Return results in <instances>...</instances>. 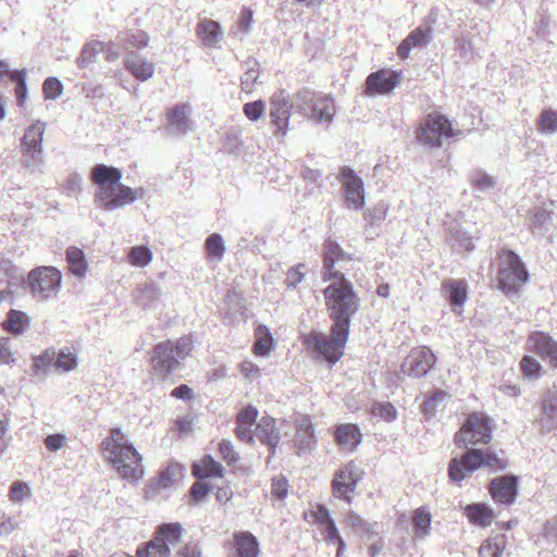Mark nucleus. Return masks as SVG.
<instances>
[{"instance_id": "nucleus-1", "label": "nucleus", "mask_w": 557, "mask_h": 557, "mask_svg": "<svg viewBox=\"0 0 557 557\" xmlns=\"http://www.w3.org/2000/svg\"><path fill=\"white\" fill-rule=\"evenodd\" d=\"M324 289L326 308L333 321L331 335L320 332L310 333L307 345L320 354L326 361L334 364L343 356L351 318L359 310V298L354 292L351 282L341 276Z\"/></svg>"}, {"instance_id": "nucleus-2", "label": "nucleus", "mask_w": 557, "mask_h": 557, "mask_svg": "<svg viewBox=\"0 0 557 557\" xmlns=\"http://www.w3.org/2000/svg\"><path fill=\"white\" fill-rule=\"evenodd\" d=\"M101 446L106 460L122 479L137 481L144 476L141 456L121 429H112Z\"/></svg>"}, {"instance_id": "nucleus-3", "label": "nucleus", "mask_w": 557, "mask_h": 557, "mask_svg": "<svg viewBox=\"0 0 557 557\" xmlns=\"http://www.w3.org/2000/svg\"><path fill=\"white\" fill-rule=\"evenodd\" d=\"M498 287L506 294H516L529 280V273L521 258L511 250L499 256Z\"/></svg>"}, {"instance_id": "nucleus-4", "label": "nucleus", "mask_w": 557, "mask_h": 557, "mask_svg": "<svg viewBox=\"0 0 557 557\" xmlns=\"http://www.w3.org/2000/svg\"><path fill=\"white\" fill-rule=\"evenodd\" d=\"M62 275L54 267H38L27 276V286L34 298L46 301L57 296L61 289Z\"/></svg>"}, {"instance_id": "nucleus-5", "label": "nucleus", "mask_w": 557, "mask_h": 557, "mask_svg": "<svg viewBox=\"0 0 557 557\" xmlns=\"http://www.w3.org/2000/svg\"><path fill=\"white\" fill-rule=\"evenodd\" d=\"M296 106L304 115L319 122H330L336 112L332 97L315 96L309 89H301L297 92Z\"/></svg>"}, {"instance_id": "nucleus-6", "label": "nucleus", "mask_w": 557, "mask_h": 557, "mask_svg": "<svg viewBox=\"0 0 557 557\" xmlns=\"http://www.w3.org/2000/svg\"><path fill=\"white\" fill-rule=\"evenodd\" d=\"M95 194V202L106 211H114L127 205H132L137 198L144 197V189H133L123 184L98 186Z\"/></svg>"}, {"instance_id": "nucleus-7", "label": "nucleus", "mask_w": 557, "mask_h": 557, "mask_svg": "<svg viewBox=\"0 0 557 557\" xmlns=\"http://www.w3.org/2000/svg\"><path fill=\"white\" fill-rule=\"evenodd\" d=\"M492 440L490 419L479 412L471 413L455 435V443L459 448L469 445L487 444Z\"/></svg>"}, {"instance_id": "nucleus-8", "label": "nucleus", "mask_w": 557, "mask_h": 557, "mask_svg": "<svg viewBox=\"0 0 557 557\" xmlns=\"http://www.w3.org/2000/svg\"><path fill=\"white\" fill-rule=\"evenodd\" d=\"M363 470L354 461L347 462L341 467L332 480V493L334 497L344 499L350 504L358 483L363 479Z\"/></svg>"}, {"instance_id": "nucleus-9", "label": "nucleus", "mask_w": 557, "mask_h": 557, "mask_svg": "<svg viewBox=\"0 0 557 557\" xmlns=\"http://www.w3.org/2000/svg\"><path fill=\"white\" fill-rule=\"evenodd\" d=\"M458 134L454 132L447 117L441 114H430L426 122L420 127L418 139L430 147H441L444 139Z\"/></svg>"}, {"instance_id": "nucleus-10", "label": "nucleus", "mask_w": 557, "mask_h": 557, "mask_svg": "<svg viewBox=\"0 0 557 557\" xmlns=\"http://www.w3.org/2000/svg\"><path fill=\"white\" fill-rule=\"evenodd\" d=\"M293 103L287 91L281 89L270 98V117L276 127V136H285L288 132V124L292 114Z\"/></svg>"}, {"instance_id": "nucleus-11", "label": "nucleus", "mask_w": 557, "mask_h": 557, "mask_svg": "<svg viewBox=\"0 0 557 557\" xmlns=\"http://www.w3.org/2000/svg\"><path fill=\"white\" fill-rule=\"evenodd\" d=\"M436 357L433 351L425 346L414 348L404 359L400 370L404 374L411 377H422L435 366Z\"/></svg>"}, {"instance_id": "nucleus-12", "label": "nucleus", "mask_w": 557, "mask_h": 557, "mask_svg": "<svg viewBox=\"0 0 557 557\" xmlns=\"http://www.w3.org/2000/svg\"><path fill=\"white\" fill-rule=\"evenodd\" d=\"M481 467H484V451L469 448L460 459L453 458L449 461L448 476L453 482L459 484L468 474Z\"/></svg>"}, {"instance_id": "nucleus-13", "label": "nucleus", "mask_w": 557, "mask_h": 557, "mask_svg": "<svg viewBox=\"0 0 557 557\" xmlns=\"http://www.w3.org/2000/svg\"><path fill=\"white\" fill-rule=\"evenodd\" d=\"M341 182L343 183L347 207L354 210H361L366 203L362 178L352 169L344 166L341 172Z\"/></svg>"}, {"instance_id": "nucleus-14", "label": "nucleus", "mask_w": 557, "mask_h": 557, "mask_svg": "<svg viewBox=\"0 0 557 557\" xmlns=\"http://www.w3.org/2000/svg\"><path fill=\"white\" fill-rule=\"evenodd\" d=\"M324 260H323V269H322V277L324 281H331L333 278H337L344 276V274L339 270H335V264L350 260L348 253L344 251V249L332 238H329L324 242Z\"/></svg>"}, {"instance_id": "nucleus-15", "label": "nucleus", "mask_w": 557, "mask_h": 557, "mask_svg": "<svg viewBox=\"0 0 557 557\" xmlns=\"http://www.w3.org/2000/svg\"><path fill=\"white\" fill-rule=\"evenodd\" d=\"M399 84V74L387 70L371 73L366 81L367 96L387 95Z\"/></svg>"}, {"instance_id": "nucleus-16", "label": "nucleus", "mask_w": 557, "mask_h": 557, "mask_svg": "<svg viewBox=\"0 0 557 557\" xmlns=\"http://www.w3.org/2000/svg\"><path fill=\"white\" fill-rule=\"evenodd\" d=\"M151 366L156 373L168 375L177 370L180 362L172 351V341L159 343L153 348Z\"/></svg>"}, {"instance_id": "nucleus-17", "label": "nucleus", "mask_w": 557, "mask_h": 557, "mask_svg": "<svg viewBox=\"0 0 557 557\" xmlns=\"http://www.w3.org/2000/svg\"><path fill=\"white\" fill-rule=\"evenodd\" d=\"M528 349L547 360L552 366L557 367V342L548 334L533 332L528 338Z\"/></svg>"}, {"instance_id": "nucleus-18", "label": "nucleus", "mask_w": 557, "mask_h": 557, "mask_svg": "<svg viewBox=\"0 0 557 557\" xmlns=\"http://www.w3.org/2000/svg\"><path fill=\"white\" fill-rule=\"evenodd\" d=\"M491 495L499 504L511 505L517 496V478L504 475L491 482Z\"/></svg>"}, {"instance_id": "nucleus-19", "label": "nucleus", "mask_w": 557, "mask_h": 557, "mask_svg": "<svg viewBox=\"0 0 557 557\" xmlns=\"http://www.w3.org/2000/svg\"><path fill=\"white\" fill-rule=\"evenodd\" d=\"M443 290L446 292L451 310L461 314L463 305L468 299V284L465 280H446L442 284Z\"/></svg>"}, {"instance_id": "nucleus-20", "label": "nucleus", "mask_w": 557, "mask_h": 557, "mask_svg": "<svg viewBox=\"0 0 557 557\" xmlns=\"http://www.w3.org/2000/svg\"><path fill=\"white\" fill-rule=\"evenodd\" d=\"M432 28L430 26H420L412 30L398 46V55L407 59L411 49L424 48L432 38Z\"/></svg>"}, {"instance_id": "nucleus-21", "label": "nucleus", "mask_w": 557, "mask_h": 557, "mask_svg": "<svg viewBox=\"0 0 557 557\" xmlns=\"http://www.w3.org/2000/svg\"><path fill=\"white\" fill-rule=\"evenodd\" d=\"M124 65L140 82L148 81L154 73V64L134 51L127 54Z\"/></svg>"}, {"instance_id": "nucleus-22", "label": "nucleus", "mask_w": 557, "mask_h": 557, "mask_svg": "<svg viewBox=\"0 0 557 557\" xmlns=\"http://www.w3.org/2000/svg\"><path fill=\"white\" fill-rule=\"evenodd\" d=\"M260 441L274 449L280 442V431L275 425V420L271 417H262L253 429V441Z\"/></svg>"}, {"instance_id": "nucleus-23", "label": "nucleus", "mask_w": 557, "mask_h": 557, "mask_svg": "<svg viewBox=\"0 0 557 557\" xmlns=\"http://www.w3.org/2000/svg\"><path fill=\"white\" fill-rule=\"evenodd\" d=\"M554 202H542L534 207L531 215L530 231L533 235L544 236L549 228L553 219Z\"/></svg>"}, {"instance_id": "nucleus-24", "label": "nucleus", "mask_w": 557, "mask_h": 557, "mask_svg": "<svg viewBox=\"0 0 557 557\" xmlns=\"http://www.w3.org/2000/svg\"><path fill=\"white\" fill-rule=\"evenodd\" d=\"M162 290L156 284H146L138 288L135 295V302L144 310H156L162 302Z\"/></svg>"}, {"instance_id": "nucleus-25", "label": "nucleus", "mask_w": 557, "mask_h": 557, "mask_svg": "<svg viewBox=\"0 0 557 557\" xmlns=\"http://www.w3.org/2000/svg\"><path fill=\"white\" fill-rule=\"evenodd\" d=\"M196 32L203 46L207 48H216L223 37L220 23L213 20L205 18L200 21Z\"/></svg>"}, {"instance_id": "nucleus-26", "label": "nucleus", "mask_w": 557, "mask_h": 557, "mask_svg": "<svg viewBox=\"0 0 557 557\" xmlns=\"http://www.w3.org/2000/svg\"><path fill=\"white\" fill-rule=\"evenodd\" d=\"M294 442L299 454L308 451L314 447V432L308 417H302L296 421V436Z\"/></svg>"}, {"instance_id": "nucleus-27", "label": "nucleus", "mask_w": 557, "mask_h": 557, "mask_svg": "<svg viewBox=\"0 0 557 557\" xmlns=\"http://www.w3.org/2000/svg\"><path fill=\"white\" fill-rule=\"evenodd\" d=\"M542 428L550 431L557 426V388L548 389L542 403Z\"/></svg>"}, {"instance_id": "nucleus-28", "label": "nucleus", "mask_w": 557, "mask_h": 557, "mask_svg": "<svg viewBox=\"0 0 557 557\" xmlns=\"http://www.w3.org/2000/svg\"><path fill=\"white\" fill-rule=\"evenodd\" d=\"M335 437L342 449L351 451L361 442V433L356 424H342L335 431Z\"/></svg>"}, {"instance_id": "nucleus-29", "label": "nucleus", "mask_w": 557, "mask_h": 557, "mask_svg": "<svg viewBox=\"0 0 557 557\" xmlns=\"http://www.w3.org/2000/svg\"><path fill=\"white\" fill-rule=\"evenodd\" d=\"M234 546L237 557H258L259 543L255 535L248 531L234 533Z\"/></svg>"}, {"instance_id": "nucleus-30", "label": "nucleus", "mask_w": 557, "mask_h": 557, "mask_svg": "<svg viewBox=\"0 0 557 557\" xmlns=\"http://www.w3.org/2000/svg\"><path fill=\"white\" fill-rule=\"evenodd\" d=\"M122 178V172L114 166L97 164L91 170V180L98 186L116 185Z\"/></svg>"}, {"instance_id": "nucleus-31", "label": "nucleus", "mask_w": 557, "mask_h": 557, "mask_svg": "<svg viewBox=\"0 0 557 557\" xmlns=\"http://www.w3.org/2000/svg\"><path fill=\"white\" fill-rule=\"evenodd\" d=\"M190 107L187 104L176 106L169 112L170 125L174 127L177 133L186 134L191 129L193 123L189 120Z\"/></svg>"}, {"instance_id": "nucleus-32", "label": "nucleus", "mask_w": 557, "mask_h": 557, "mask_svg": "<svg viewBox=\"0 0 557 557\" xmlns=\"http://www.w3.org/2000/svg\"><path fill=\"white\" fill-rule=\"evenodd\" d=\"M45 132H46V124L40 121H36L35 123L29 125L26 128L25 134L22 138V143H21L22 150L23 149H28V150L29 149H44L42 143H44Z\"/></svg>"}, {"instance_id": "nucleus-33", "label": "nucleus", "mask_w": 557, "mask_h": 557, "mask_svg": "<svg viewBox=\"0 0 557 557\" xmlns=\"http://www.w3.org/2000/svg\"><path fill=\"white\" fill-rule=\"evenodd\" d=\"M224 469L222 465L215 461L211 456H205L193 466V474L196 478L205 479L210 476H223Z\"/></svg>"}, {"instance_id": "nucleus-34", "label": "nucleus", "mask_w": 557, "mask_h": 557, "mask_svg": "<svg viewBox=\"0 0 557 557\" xmlns=\"http://www.w3.org/2000/svg\"><path fill=\"white\" fill-rule=\"evenodd\" d=\"M29 324L28 317L23 311L11 309L8 317L2 321L1 326L10 334L17 336L24 333Z\"/></svg>"}, {"instance_id": "nucleus-35", "label": "nucleus", "mask_w": 557, "mask_h": 557, "mask_svg": "<svg viewBox=\"0 0 557 557\" xmlns=\"http://www.w3.org/2000/svg\"><path fill=\"white\" fill-rule=\"evenodd\" d=\"M66 260L70 271L78 278H83L87 272V260L82 249L77 247H69L66 249Z\"/></svg>"}, {"instance_id": "nucleus-36", "label": "nucleus", "mask_w": 557, "mask_h": 557, "mask_svg": "<svg viewBox=\"0 0 557 557\" xmlns=\"http://www.w3.org/2000/svg\"><path fill=\"white\" fill-rule=\"evenodd\" d=\"M256 342L253 354L258 357H267L273 348V337L265 325H258L255 330Z\"/></svg>"}, {"instance_id": "nucleus-37", "label": "nucleus", "mask_w": 557, "mask_h": 557, "mask_svg": "<svg viewBox=\"0 0 557 557\" xmlns=\"http://www.w3.org/2000/svg\"><path fill=\"white\" fill-rule=\"evenodd\" d=\"M465 513L471 523L488 527L492 524V509L484 504H471L466 506Z\"/></svg>"}, {"instance_id": "nucleus-38", "label": "nucleus", "mask_w": 557, "mask_h": 557, "mask_svg": "<svg viewBox=\"0 0 557 557\" xmlns=\"http://www.w3.org/2000/svg\"><path fill=\"white\" fill-rule=\"evenodd\" d=\"M137 557H170L171 549L163 540L153 537L150 542L143 546H138L136 550Z\"/></svg>"}, {"instance_id": "nucleus-39", "label": "nucleus", "mask_w": 557, "mask_h": 557, "mask_svg": "<svg viewBox=\"0 0 557 557\" xmlns=\"http://www.w3.org/2000/svg\"><path fill=\"white\" fill-rule=\"evenodd\" d=\"M183 527L180 522L162 523L157 529V535L163 543L177 544L183 537Z\"/></svg>"}, {"instance_id": "nucleus-40", "label": "nucleus", "mask_w": 557, "mask_h": 557, "mask_svg": "<svg viewBox=\"0 0 557 557\" xmlns=\"http://www.w3.org/2000/svg\"><path fill=\"white\" fill-rule=\"evenodd\" d=\"M117 40L121 42H125V49L128 48H138L143 49L148 46L149 37L147 33L140 29L136 30H122L117 34Z\"/></svg>"}, {"instance_id": "nucleus-41", "label": "nucleus", "mask_w": 557, "mask_h": 557, "mask_svg": "<svg viewBox=\"0 0 557 557\" xmlns=\"http://www.w3.org/2000/svg\"><path fill=\"white\" fill-rule=\"evenodd\" d=\"M103 50L104 44L102 41L92 40L87 42L77 58V66L79 69H86L96 61L97 55Z\"/></svg>"}, {"instance_id": "nucleus-42", "label": "nucleus", "mask_w": 557, "mask_h": 557, "mask_svg": "<svg viewBox=\"0 0 557 557\" xmlns=\"http://www.w3.org/2000/svg\"><path fill=\"white\" fill-rule=\"evenodd\" d=\"M506 547V537L503 534L486 540L480 547L481 557H502Z\"/></svg>"}, {"instance_id": "nucleus-43", "label": "nucleus", "mask_w": 557, "mask_h": 557, "mask_svg": "<svg viewBox=\"0 0 557 557\" xmlns=\"http://www.w3.org/2000/svg\"><path fill=\"white\" fill-rule=\"evenodd\" d=\"M44 149H23V165L30 173L44 172L45 159L42 156Z\"/></svg>"}, {"instance_id": "nucleus-44", "label": "nucleus", "mask_w": 557, "mask_h": 557, "mask_svg": "<svg viewBox=\"0 0 557 557\" xmlns=\"http://www.w3.org/2000/svg\"><path fill=\"white\" fill-rule=\"evenodd\" d=\"M260 76V65L256 60H249L246 62V71L242 76V89L243 91L250 94L255 89V85L258 83Z\"/></svg>"}, {"instance_id": "nucleus-45", "label": "nucleus", "mask_w": 557, "mask_h": 557, "mask_svg": "<svg viewBox=\"0 0 557 557\" xmlns=\"http://www.w3.org/2000/svg\"><path fill=\"white\" fill-rule=\"evenodd\" d=\"M413 525L418 537H425L431 531V513L421 507L413 512Z\"/></svg>"}, {"instance_id": "nucleus-46", "label": "nucleus", "mask_w": 557, "mask_h": 557, "mask_svg": "<svg viewBox=\"0 0 557 557\" xmlns=\"http://www.w3.org/2000/svg\"><path fill=\"white\" fill-rule=\"evenodd\" d=\"M537 129L541 134L545 135L557 133V111L552 109L543 110L539 116Z\"/></svg>"}, {"instance_id": "nucleus-47", "label": "nucleus", "mask_w": 557, "mask_h": 557, "mask_svg": "<svg viewBox=\"0 0 557 557\" xmlns=\"http://www.w3.org/2000/svg\"><path fill=\"white\" fill-rule=\"evenodd\" d=\"M206 251L209 259L216 261L222 260L225 253V243L223 237L218 233L211 234L206 239Z\"/></svg>"}, {"instance_id": "nucleus-48", "label": "nucleus", "mask_w": 557, "mask_h": 557, "mask_svg": "<svg viewBox=\"0 0 557 557\" xmlns=\"http://www.w3.org/2000/svg\"><path fill=\"white\" fill-rule=\"evenodd\" d=\"M472 186L481 191L486 193L496 186V178L483 170H474L470 174Z\"/></svg>"}, {"instance_id": "nucleus-49", "label": "nucleus", "mask_w": 557, "mask_h": 557, "mask_svg": "<svg viewBox=\"0 0 557 557\" xmlns=\"http://www.w3.org/2000/svg\"><path fill=\"white\" fill-rule=\"evenodd\" d=\"M194 349V341L190 335H184L176 341H172V351L177 357L178 362L186 359Z\"/></svg>"}, {"instance_id": "nucleus-50", "label": "nucleus", "mask_w": 557, "mask_h": 557, "mask_svg": "<svg viewBox=\"0 0 557 557\" xmlns=\"http://www.w3.org/2000/svg\"><path fill=\"white\" fill-rule=\"evenodd\" d=\"M77 366L76 355L73 354L69 348H62L58 351L54 367L64 372H69L75 369Z\"/></svg>"}, {"instance_id": "nucleus-51", "label": "nucleus", "mask_w": 557, "mask_h": 557, "mask_svg": "<svg viewBox=\"0 0 557 557\" xmlns=\"http://www.w3.org/2000/svg\"><path fill=\"white\" fill-rule=\"evenodd\" d=\"M128 259L135 267H145L151 261L152 253L148 247L137 246L131 249Z\"/></svg>"}, {"instance_id": "nucleus-52", "label": "nucleus", "mask_w": 557, "mask_h": 557, "mask_svg": "<svg viewBox=\"0 0 557 557\" xmlns=\"http://www.w3.org/2000/svg\"><path fill=\"white\" fill-rule=\"evenodd\" d=\"M46 99H57L63 92V85L57 77H48L42 85Z\"/></svg>"}, {"instance_id": "nucleus-53", "label": "nucleus", "mask_w": 557, "mask_h": 557, "mask_svg": "<svg viewBox=\"0 0 557 557\" xmlns=\"http://www.w3.org/2000/svg\"><path fill=\"white\" fill-rule=\"evenodd\" d=\"M265 106L262 100H256L247 102L243 107V112L246 117L252 122H256L264 114Z\"/></svg>"}, {"instance_id": "nucleus-54", "label": "nucleus", "mask_w": 557, "mask_h": 557, "mask_svg": "<svg viewBox=\"0 0 557 557\" xmlns=\"http://www.w3.org/2000/svg\"><path fill=\"white\" fill-rule=\"evenodd\" d=\"M15 354L11 347V339L0 335V364L15 363Z\"/></svg>"}, {"instance_id": "nucleus-55", "label": "nucleus", "mask_w": 557, "mask_h": 557, "mask_svg": "<svg viewBox=\"0 0 557 557\" xmlns=\"http://www.w3.org/2000/svg\"><path fill=\"white\" fill-rule=\"evenodd\" d=\"M83 178L79 174L73 173L64 181L62 189L66 196L72 197L81 193Z\"/></svg>"}, {"instance_id": "nucleus-56", "label": "nucleus", "mask_w": 557, "mask_h": 557, "mask_svg": "<svg viewBox=\"0 0 557 557\" xmlns=\"http://www.w3.org/2000/svg\"><path fill=\"white\" fill-rule=\"evenodd\" d=\"M372 411L374 416H377L388 422L395 420L397 416L395 407L389 403L375 404L373 405Z\"/></svg>"}, {"instance_id": "nucleus-57", "label": "nucleus", "mask_w": 557, "mask_h": 557, "mask_svg": "<svg viewBox=\"0 0 557 557\" xmlns=\"http://www.w3.org/2000/svg\"><path fill=\"white\" fill-rule=\"evenodd\" d=\"M181 475L180 466H169L163 472L160 474L159 483L163 488L171 486L176 480L177 476Z\"/></svg>"}, {"instance_id": "nucleus-58", "label": "nucleus", "mask_w": 557, "mask_h": 557, "mask_svg": "<svg viewBox=\"0 0 557 557\" xmlns=\"http://www.w3.org/2000/svg\"><path fill=\"white\" fill-rule=\"evenodd\" d=\"M219 451L223 460L226 461L228 465H234L239 459V456L235 451L233 444L227 440H223L220 443Z\"/></svg>"}, {"instance_id": "nucleus-59", "label": "nucleus", "mask_w": 557, "mask_h": 557, "mask_svg": "<svg viewBox=\"0 0 557 557\" xmlns=\"http://www.w3.org/2000/svg\"><path fill=\"white\" fill-rule=\"evenodd\" d=\"M521 370L528 377H536L541 371V364L532 357L525 356L521 360Z\"/></svg>"}, {"instance_id": "nucleus-60", "label": "nucleus", "mask_w": 557, "mask_h": 557, "mask_svg": "<svg viewBox=\"0 0 557 557\" xmlns=\"http://www.w3.org/2000/svg\"><path fill=\"white\" fill-rule=\"evenodd\" d=\"M252 16H253V12L251 9H249V8L243 9V11L240 13V17L237 23V30L243 34H248L252 28V24H253Z\"/></svg>"}, {"instance_id": "nucleus-61", "label": "nucleus", "mask_w": 557, "mask_h": 557, "mask_svg": "<svg viewBox=\"0 0 557 557\" xmlns=\"http://www.w3.org/2000/svg\"><path fill=\"white\" fill-rule=\"evenodd\" d=\"M305 268V264L299 263L297 267L292 268L288 270L286 274L285 283L288 287H296L299 283L302 282L305 277V273L302 272V269Z\"/></svg>"}, {"instance_id": "nucleus-62", "label": "nucleus", "mask_w": 557, "mask_h": 557, "mask_svg": "<svg viewBox=\"0 0 557 557\" xmlns=\"http://www.w3.org/2000/svg\"><path fill=\"white\" fill-rule=\"evenodd\" d=\"M446 396L447 395L445 392L437 391L434 393V395L431 398H428L426 400H424L422 407H423V411L425 412V414L433 416L435 412L436 406L440 403L444 401Z\"/></svg>"}, {"instance_id": "nucleus-63", "label": "nucleus", "mask_w": 557, "mask_h": 557, "mask_svg": "<svg viewBox=\"0 0 557 557\" xmlns=\"http://www.w3.org/2000/svg\"><path fill=\"white\" fill-rule=\"evenodd\" d=\"M176 557H206L199 543L188 542L177 550Z\"/></svg>"}, {"instance_id": "nucleus-64", "label": "nucleus", "mask_w": 557, "mask_h": 557, "mask_svg": "<svg viewBox=\"0 0 557 557\" xmlns=\"http://www.w3.org/2000/svg\"><path fill=\"white\" fill-rule=\"evenodd\" d=\"M29 495V486L23 482H14L11 486L10 496L13 502H23Z\"/></svg>"}]
</instances>
